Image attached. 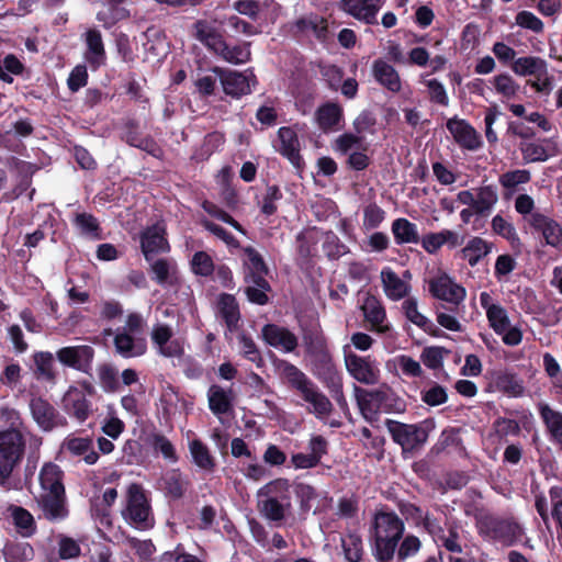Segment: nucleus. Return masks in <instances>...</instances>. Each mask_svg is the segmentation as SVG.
<instances>
[{"label": "nucleus", "instance_id": "bf43d9fd", "mask_svg": "<svg viewBox=\"0 0 562 562\" xmlns=\"http://www.w3.org/2000/svg\"><path fill=\"white\" fill-rule=\"evenodd\" d=\"M494 234H498L506 238L509 241L512 249L516 254H520L521 241L514 225L504 220L501 215L494 216Z\"/></svg>", "mask_w": 562, "mask_h": 562}, {"label": "nucleus", "instance_id": "338daca9", "mask_svg": "<svg viewBox=\"0 0 562 562\" xmlns=\"http://www.w3.org/2000/svg\"><path fill=\"white\" fill-rule=\"evenodd\" d=\"M282 198L283 193L279 186H267L266 193L263 194L260 204V212L266 216H271L276 214L278 211L277 202L282 200Z\"/></svg>", "mask_w": 562, "mask_h": 562}, {"label": "nucleus", "instance_id": "ea45409f", "mask_svg": "<svg viewBox=\"0 0 562 562\" xmlns=\"http://www.w3.org/2000/svg\"><path fill=\"white\" fill-rule=\"evenodd\" d=\"M218 314L229 330H235L240 321V311L236 297L233 294L222 293L217 300Z\"/></svg>", "mask_w": 562, "mask_h": 562}, {"label": "nucleus", "instance_id": "a19ab883", "mask_svg": "<svg viewBox=\"0 0 562 562\" xmlns=\"http://www.w3.org/2000/svg\"><path fill=\"white\" fill-rule=\"evenodd\" d=\"M551 145L550 139H543L541 143L521 142L519 149L526 162H539L554 155V147Z\"/></svg>", "mask_w": 562, "mask_h": 562}, {"label": "nucleus", "instance_id": "e2e57ef3", "mask_svg": "<svg viewBox=\"0 0 562 562\" xmlns=\"http://www.w3.org/2000/svg\"><path fill=\"white\" fill-rule=\"evenodd\" d=\"M402 307L406 318L423 330H429L434 327V323L418 312L416 300L412 297L406 299L403 302Z\"/></svg>", "mask_w": 562, "mask_h": 562}, {"label": "nucleus", "instance_id": "e433bc0d", "mask_svg": "<svg viewBox=\"0 0 562 562\" xmlns=\"http://www.w3.org/2000/svg\"><path fill=\"white\" fill-rule=\"evenodd\" d=\"M151 279L160 285H176L179 282L178 266L175 260L159 258L150 263Z\"/></svg>", "mask_w": 562, "mask_h": 562}, {"label": "nucleus", "instance_id": "58836bf2", "mask_svg": "<svg viewBox=\"0 0 562 562\" xmlns=\"http://www.w3.org/2000/svg\"><path fill=\"white\" fill-rule=\"evenodd\" d=\"M8 513L19 535L30 538L36 533L37 526L35 519L27 509L22 506L10 505Z\"/></svg>", "mask_w": 562, "mask_h": 562}, {"label": "nucleus", "instance_id": "2eb2a0df", "mask_svg": "<svg viewBox=\"0 0 562 562\" xmlns=\"http://www.w3.org/2000/svg\"><path fill=\"white\" fill-rule=\"evenodd\" d=\"M310 453L297 452L291 456V464L296 470L317 467L322 458L328 453V441L321 435L313 436L308 441Z\"/></svg>", "mask_w": 562, "mask_h": 562}, {"label": "nucleus", "instance_id": "aec40b11", "mask_svg": "<svg viewBox=\"0 0 562 562\" xmlns=\"http://www.w3.org/2000/svg\"><path fill=\"white\" fill-rule=\"evenodd\" d=\"M310 358L312 360L314 375L325 387L342 380L341 373L337 369L329 349L310 356Z\"/></svg>", "mask_w": 562, "mask_h": 562}, {"label": "nucleus", "instance_id": "b1692460", "mask_svg": "<svg viewBox=\"0 0 562 562\" xmlns=\"http://www.w3.org/2000/svg\"><path fill=\"white\" fill-rule=\"evenodd\" d=\"M86 50L85 59L95 70L103 66L106 60V53L101 32L93 27L85 33Z\"/></svg>", "mask_w": 562, "mask_h": 562}, {"label": "nucleus", "instance_id": "412c9836", "mask_svg": "<svg viewBox=\"0 0 562 562\" xmlns=\"http://www.w3.org/2000/svg\"><path fill=\"white\" fill-rule=\"evenodd\" d=\"M315 121L318 128L325 134L339 131L342 128L345 121L344 109L337 102H325L317 108Z\"/></svg>", "mask_w": 562, "mask_h": 562}, {"label": "nucleus", "instance_id": "9d476101", "mask_svg": "<svg viewBox=\"0 0 562 562\" xmlns=\"http://www.w3.org/2000/svg\"><path fill=\"white\" fill-rule=\"evenodd\" d=\"M139 241L142 254L147 262H151L159 254L170 251L166 228L159 223L146 227L140 233Z\"/></svg>", "mask_w": 562, "mask_h": 562}, {"label": "nucleus", "instance_id": "423d86ee", "mask_svg": "<svg viewBox=\"0 0 562 562\" xmlns=\"http://www.w3.org/2000/svg\"><path fill=\"white\" fill-rule=\"evenodd\" d=\"M124 519L139 530L151 529L155 517L150 499L139 483H132L126 492V506L122 512Z\"/></svg>", "mask_w": 562, "mask_h": 562}, {"label": "nucleus", "instance_id": "39448f33", "mask_svg": "<svg viewBox=\"0 0 562 562\" xmlns=\"http://www.w3.org/2000/svg\"><path fill=\"white\" fill-rule=\"evenodd\" d=\"M25 447L23 434L0 432V486L5 490L11 488V476L23 461Z\"/></svg>", "mask_w": 562, "mask_h": 562}, {"label": "nucleus", "instance_id": "864d4df0", "mask_svg": "<svg viewBox=\"0 0 562 562\" xmlns=\"http://www.w3.org/2000/svg\"><path fill=\"white\" fill-rule=\"evenodd\" d=\"M495 384L498 391L512 397L521 396L525 391L522 380L515 373L498 374Z\"/></svg>", "mask_w": 562, "mask_h": 562}, {"label": "nucleus", "instance_id": "ddd939ff", "mask_svg": "<svg viewBox=\"0 0 562 562\" xmlns=\"http://www.w3.org/2000/svg\"><path fill=\"white\" fill-rule=\"evenodd\" d=\"M446 127L460 148L475 151L482 147L480 133L467 120L453 116L447 121Z\"/></svg>", "mask_w": 562, "mask_h": 562}, {"label": "nucleus", "instance_id": "f3484780", "mask_svg": "<svg viewBox=\"0 0 562 562\" xmlns=\"http://www.w3.org/2000/svg\"><path fill=\"white\" fill-rule=\"evenodd\" d=\"M524 527L513 517L494 518V542L505 548H512L521 542Z\"/></svg>", "mask_w": 562, "mask_h": 562}, {"label": "nucleus", "instance_id": "72a5a7b5", "mask_svg": "<svg viewBox=\"0 0 562 562\" xmlns=\"http://www.w3.org/2000/svg\"><path fill=\"white\" fill-rule=\"evenodd\" d=\"M366 321L370 324V330L386 334L391 327L384 324L386 313L384 306L375 296H368L362 305Z\"/></svg>", "mask_w": 562, "mask_h": 562}, {"label": "nucleus", "instance_id": "09e8293b", "mask_svg": "<svg viewBox=\"0 0 562 562\" xmlns=\"http://www.w3.org/2000/svg\"><path fill=\"white\" fill-rule=\"evenodd\" d=\"M289 490L290 481L285 477H278L260 487L258 497H278L280 501L286 502L288 507H291Z\"/></svg>", "mask_w": 562, "mask_h": 562}, {"label": "nucleus", "instance_id": "8fccbe9b", "mask_svg": "<svg viewBox=\"0 0 562 562\" xmlns=\"http://www.w3.org/2000/svg\"><path fill=\"white\" fill-rule=\"evenodd\" d=\"M149 443L156 454H160L166 461L177 463L179 456L173 443L161 432H153Z\"/></svg>", "mask_w": 562, "mask_h": 562}, {"label": "nucleus", "instance_id": "4d7b16f0", "mask_svg": "<svg viewBox=\"0 0 562 562\" xmlns=\"http://www.w3.org/2000/svg\"><path fill=\"white\" fill-rule=\"evenodd\" d=\"M341 547L345 559L348 562H359L362 560L363 546L361 537L356 532H349L341 538Z\"/></svg>", "mask_w": 562, "mask_h": 562}, {"label": "nucleus", "instance_id": "2f4dec72", "mask_svg": "<svg viewBox=\"0 0 562 562\" xmlns=\"http://www.w3.org/2000/svg\"><path fill=\"white\" fill-rule=\"evenodd\" d=\"M195 38L214 54L226 49V41L223 35L205 20H198L193 24Z\"/></svg>", "mask_w": 562, "mask_h": 562}, {"label": "nucleus", "instance_id": "1a4fd4ad", "mask_svg": "<svg viewBox=\"0 0 562 562\" xmlns=\"http://www.w3.org/2000/svg\"><path fill=\"white\" fill-rule=\"evenodd\" d=\"M94 353L88 345L67 346L56 351V358L65 367L91 374Z\"/></svg>", "mask_w": 562, "mask_h": 562}, {"label": "nucleus", "instance_id": "9b49d317", "mask_svg": "<svg viewBox=\"0 0 562 562\" xmlns=\"http://www.w3.org/2000/svg\"><path fill=\"white\" fill-rule=\"evenodd\" d=\"M345 363L349 374L358 382L373 385L379 382L380 369L370 357L346 353Z\"/></svg>", "mask_w": 562, "mask_h": 562}, {"label": "nucleus", "instance_id": "de8ad7c7", "mask_svg": "<svg viewBox=\"0 0 562 562\" xmlns=\"http://www.w3.org/2000/svg\"><path fill=\"white\" fill-rule=\"evenodd\" d=\"M2 553L5 562H29L34 558V549L27 542L9 541Z\"/></svg>", "mask_w": 562, "mask_h": 562}, {"label": "nucleus", "instance_id": "3c124183", "mask_svg": "<svg viewBox=\"0 0 562 562\" xmlns=\"http://www.w3.org/2000/svg\"><path fill=\"white\" fill-rule=\"evenodd\" d=\"M288 508L286 502H282L278 497H267L266 499L258 501L260 514L271 521L283 520Z\"/></svg>", "mask_w": 562, "mask_h": 562}, {"label": "nucleus", "instance_id": "f257e3e1", "mask_svg": "<svg viewBox=\"0 0 562 562\" xmlns=\"http://www.w3.org/2000/svg\"><path fill=\"white\" fill-rule=\"evenodd\" d=\"M278 371L283 384L297 393L303 401L312 406L310 411L318 419L328 417L333 412L330 400L319 391L318 386L295 364L281 360Z\"/></svg>", "mask_w": 562, "mask_h": 562}, {"label": "nucleus", "instance_id": "6e6d98bb", "mask_svg": "<svg viewBox=\"0 0 562 562\" xmlns=\"http://www.w3.org/2000/svg\"><path fill=\"white\" fill-rule=\"evenodd\" d=\"M547 61L540 57L528 56L515 59L512 69L519 76H535L537 72H544Z\"/></svg>", "mask_w": 562, "mask_h": 562}, {"label": "nucleus", "instance_id": "4c0bfd02", "mask_svg": "<svg viewBox=\"0 0 562 562\" xmlns=\"http://www.w3.org/2000/svg\"><path fill=\"white\" fill-rule=\"evenodd\" d=\"M531 180V173L527 169H516L502 173L498 182L502 187V195L505 200H510L518 191L520 184H526Z\"/></svg>", "mask_w": 562, "mask_h": 562}, {"label": "nucleus", "instance_id": "7ed1b4c3", "mask_svg": "<svg viewBox=\"0 0 562 562\" xmlns=\"http://www.w3.org/2000/svg\"><path fill=\"white\" fill-rule=\"evenodd\" d=\"M355 397L362 417L370 424L378 420L379 413L402 414L406 411V402L389 385L367 390L355 386Z\"/></svg>", "mask_w": 562, "mask_h": 562}, {"label": "nucleus", "instance_id": "052dcab7", "mask_svg": "<svg viewBox=\"0 0 562 562\" xmlns=\"http://www.w3.org/2000/svg\"><path fill=\"white\" fill-rule=\"evenodd\" d=\"M34 362L36 366V375L40 379H44L48 382H53L56 379L54 370V357L48 351H41L34 355Z\"/></svg>", "mask_w": 562, "mask_h": 562}, {"label": "nucleus", "instance_id": "37998d69", "mask_svg": "<svg viewBox=\"0 0 562 562\" xmlns=\"http://www.w3.org/2000/svg\"><path fill=\"white\" fill-rule=\"evenodd\" d=\"M381 280L386 296L391 300H401L407 295L409 286L391 268L381 271Z\"/></svg>", "mask_w": 562, "mask_h": 562}, {"label": "nucleus", "instance_id": "cd10ccee", "mask_svg": "<svg viewBox=\"0 0 562 562\" xmlns=\"http://www.w3.org/2000/svg\"><path fill=\"white\" fill-rule=\"evenodd\" d=\"M64 477L65 473L58 464L54 462L44 463L38 474V481L41 486L40 493L66 494Z\"/></svg>", "mask_w": 562, "mask_h": 562}, {"label": "nucleus", "instance_id": "5fc2aeb1", "mask_svg": "<svg viewBox=\"0 0 562 562\" xmlns=\"http://www.w3.org/2000/svg\"><path fill=\"white\" fill-rule=\"evenodd\" d=\"M302 338L308 356H313L328 349L324 334L316 326L304 329Z\"/></svg>", "mask_w": 562, "mask_h": 562}, {"label": "nucleus", "instance_id": "6e6552de", "mask_svg": "<svg viewBox=\"0 0 562 562\" xmlns=\"http://www.w3.org/2000/svg\"><path fill=\"white\" fill-rule=\"evenodd\" d=\"M29 408L37 427L44 432H50L68 426L67 418L46 398L33 396Z\"/></svg>", "mask_w": 562, "mask_h": 562}, {"label": "nucleus", "instance_id": "f03ea898", "mask_svg": "<svg viewBox=\"0 0 562 562\" xmlns=\"http://www.w3.org/2000/svg\"><path fill=\"white\" fill-rule=\"evenodd\" d=\"M404 531V521L396 513L381 509L374 514L371 538L373 540L372 553L378 562L393 560Z\"/></svg>", "mask_w": 562, "mask_h": 562}, {"label": "nucleus", "instance_id": "a211bd4d", "mask_svg": "<svg viewBox=\"0 0 562 562\" xmlns=\"http://www.w3.org/2000/svg\"><path fill=\"white\" fill-rule=\"evenodd\" d=\"M429 292L434 297L454 305H458L465 297L464 288L454 283L447 274L430 280Z\"/></svg>", "mask_w": 562, "mask_h": 562}, {"label": "nucleus", "instance_id": "13d9d810", "mask_svg": "<svg viewBox=\"0 0 562 562\" xmlns=\"http://www.w3.org/2000/svg\"><path fill=\"white\" fill-rule=\"evenodd\" d=\"M488 252V244L480 237H473L462 249L463 259H465L471 267L476 266Z\"/></svg>", "mask_w": 562, "mask_h": 562}, {"label": "nucleus", "instance_id": "4468645a", "mask_svg": "<svg viewBox=\"0 0 562 562\" xmlns=\"http://www.w3.org/2000/svg\"><path fill=\"white\" fill-rule=\"evenodd\" d=\"M35 502L41 510L40 518L43 517L49 522H60L69 516L66 494L40 493Z\"/></svg>", "mask_w": 562, "mask_h": 562}, {"label": "nucleus", "instance_id": "7c9ffc66", "mask_svg": "<svg viewBox=\"0 0 562 562\" xmlns=\"http://www.w3.org/2000/svg\"><path fill=\"white\" fill-rule=\"evenodd\" d=\"M529 222L536 231L541 232L548 245L552 247H558L561 245L562 227L557 221L542 213L535 212L531 214Z\"/></svg>", "mask_w": 562, "mask_h": 562}, {"label": "nucleus", "instance_id": "0eeeda50", "mask_svg": "<svg viewBox=\"0 0 562 562\" xmlns=\"http://www.w3.org/2000/svg\"><path fill=\"white\" fill-rule=\"evenodd\" d=\"M385 427L392 440L402 448V453H414L420 450L429 437V428L425 423L405 424L386 419Z\"/></svg>", "mask_w": 562, "mask_h": 562}, {"label": "nucleus", "instance_id": "dca6fc26", "mask_svg": "<svg viewBox=\"0 0 562 562\" xmlns=\"http://www.w3.org/2000/svg\"><path fill=\"white\" fill-rule=\"evenodd\" d=\"M83 393L78 387L70 386L61 400L64 411L79 423L86 422L92 413V403Z\"/></svg>", "mask_w": 562, "mask_h": 562}, {"label": "nucleus", "instance_id": "393cba45", "mask_svg": "<svg viewBox=\"0 0 562 562\" xmlns=\"http://www.w3.org/2000/svg\"><path fill=\"white\" fill-rule=\"evenodd\" d=\"M190 486V481L180 471L171 469L167 471L159 480V488L164 495L172 501L181 499Z\"/></svg>", "mask_w": 562, "mask_h": 562}, {"label": "nucleus", "instance_id": "a18cd8bd", "mask_svg": "<svg viewBox=\"0 0 562 562\" xmlns=\"http://www.w3.org/2000/svg\"><path fill=\"white\" fill-rule=\"evenodd\" d=\"M189 451L192 457V462L201 470L213 472L216 467V461L211 453L209 447L201 439H192L189 441Z\"/></svg>", "mask_w": 562, "mask_h": 562}, {"label": "nucleus", "instance_id": "4be33fe9", "mask_svg": "<svg viewBox=\"0 0 562 562\" xmlns=\"http://www.w3.org/2000/svg\"><path fill=\"white\" fill-rule=\"evenodd\" d=\"M115 351L123 358L140 357L147 351V339L145 336L132 335L117 328L113 339Z\"/></svg>", "mask_w": 562, "mask_h": 562}, {"label": "nucleus", "instance_id": "0e129e2a", "mask_svg": "<svg viewBox=\"0 0 562 562\" xmlns=\"http://www.w3.org/2000/svg\"><path fill=\"white\" fill-rule=\"evenodd\" d=\"M238 342L240 347V352L244 358L254 362L258 368L263 366V358L261 356V352L258 349L254 339L249 335L241 333L238 336Z\"/></svg>", "mask_w": 562, "mask_h": 562}, {"label": "nucleus", "instance_id": "473e14b6", "mask_svg": "<svg viewBox=\"0 0 562 562\" xmlns=\"http://www.w3.org/2000/svg\"><path fill=\"white\" fill-rule=\"evenodd\" d=\"M372 75L375 81L391 92H400L402 89L401 77L397 70L382 58L372 64Z\"/></svg>", "mask_w": 562, "mask_h": 562}, {"label": "nucleus", "instance_id": "f704fd0d", "mask_svg": "<svg viewBox=\"0 0 562 562\" xmlns=\"http://www.w3.org/2000/svg\"><path fill=\"white\" fill-rule=\"evenodd\" d=\"M538 411L550 440L562 449V412L546 403L539 404Z\"/></svg>", "mask_w": 562, "mask_h": 562}, {"label": "nucleus", "instance_id": "20e7f679", "mask_svg": "<svg viewBox=\"0 0 562 562\" xmlns=\"http://www.w3.org/2000/svg\"><path fill=\"white\" fill-rule=\"evenodd\" d=\"M457 198L460 203L468 205L460 213L461 221L472 224L474 229L482 228L492 211V186L460 191Z\"/></svg>", "mask_w": 562, "mask_h": 562}, {"label": "nucleus", "instance_id": "5701e85b", "mask_svg": "<svg viewBox=\"0 0 562 562\" xmlns=\"http://www.w3.org/2000/svg\"><path fill=\"white\" fill-rule=\"evenodd\" d=\"M278 140L280 145L277 150L295 168H302L304 161L300 154V140L296 132L290 126H282L278 131Z\"/></svg>", "mask_w": 562, "mask_h": 562}, {"label": "nucleus", "instance_id": "bb28decb", "mask_svg": "<svg viewBox=\"0 0 562 562\" xmlns=\"http://www.w3.org/2000/svg\"><path fill=\"white\" fill-rule=\"evenodd\" d=\"M214 72L220 76L223 90L227 95L240 98L251 92L247 76L235 70H224L218 67Z\"/></svg>", "mask_w": 562, "mask_h": 562}, {"label": "nucleus", "instance_id": "f8f14e48", "mask_svg": "<svg viewBox=\"0 0 562 562\" xmlns=\"http://www.w3.org/2000/svg\"><path fill=\"white\" fill-rule=\"evenodd\" d=\"M383 5L382 0H339L340 11L366 24H378V13Z\"/></svg>", "mask_w": 562, "mask_h": 562}, {"label": "nucleus", "instance_id": "79ce46f5", "mask_svg": "<svg viewBox=\"0 0 562 562\" xmlns=\"http://www.w3.org/2000/svg\"><path fill=\"white\" fill-rule=\"evenodd\" d=\"M419 243L428 254H435L445 244L451 248L457 247L459 245V236L452 231L442 229L438 233H428L424 235Z\"/></svg>", "mask_w": 562, "mask_h": 562}, {"label": "nucleus", "instance_id": "a878e982", "mask_svg": "<svg viewBox=\"0 0 562 562\" xmlns=\"http://www.w3.org/2000/svg\"><path fill=\"white\" fill-rule=\"evenodd\" d=\"M261 333L263 340L271 347L282 348L285 352H292L297 347L296 336L285 327L267 324Z\"/></svg>", "mask_w": 562, "mask_h": 562}, {"label": "nucleus", "instance_id": "49530a36", "mask_svg": "<svg viewBox=\"0 0 562 562\" xmlns=\"http://www.w3.org/2000/svg\"><path fill=\"white\" fill-rule=\"evenodd\" d=\"M391 229L397 245L418 244L420 240L417 225L407 218L394 220Z\"/></svg>", "mask_w": 562, "mask_h": 562}, {"label": "nucleus", "instance_id": "6ab92c4d", "mask_svg": "<svg viewBox=\"0 0 562 562\" xmlns=\"http://www.w3.org/2000/svg\"><path fill=\"white\" fill-rule=\"evenodd\" d=\"M294 29L299 34H312L322 44L328 43L331 37L327 19L315 13L299 18Z\"/></svg>", "mask_w": 562, "mask_h": 562}, {"label": "nucleus", "instance_id": "c03bdc74", "mask_svg": "<svg viewBox=\"0 0 562 562\" xmlns=\"http://www.w3.org/2000/svg\"><path fill=\"white\" fill-rule=\"evenodd\" d=\"M72 225L82 236L89 237L90 239L93 240H100L103 238L100 223L98 218L91 213H75L72 218Z\"/></svg>", "mask_w": 562, "mask_h": 562}, {"label": "nucleus", "instance_id": "69168bd1", "mask_svg": "<svg viewBox=\"0 0 562 562\" xmlns=\"http://www.w3.org/2000/svg\"><path fill=\"white\" fill-rule=\"evenodd\" d=\"M323 250L328 259L337 260L349 251V248L333 233L327 232L323 243Z\"/></svg>", "mask_w": 562, "mask_h": 562}, {"label": "nucleus", "instance_id": "603ef678", "mask_svg": "<svg viewBox=\"0 0 562 562\" xmlns=\"http://www.w3.org/2000/svg\"><path fill=\"white\" fill-rule=\"evenodd\" d=\"M24 420L21 413L12 407L0 408V432L23 434Z\"/></svg>", "mask_w": 562, "mask_h": 562}, {"label": "nucleus", "instance_id": "c85d7f7f", "mask_svg": "<svg viewBox=\"0 0 562 562\" xmlns=\"http://www.w3.org/2000/svg\"><path fill=\"white\" fill-rule=\"evenodd\" d=\"M61 449L69 452L72 457H80L83 461L92 465L99 460V453L93 448V441L90 437L67 436L61 445Z\"/></svg>", "mask_w": 562, "mask_h": 562}, {"label": "nucleus", "instance_id": "774afa93", "mask_svg": "<svg viewBox=\"0 0 562 562\" xmlns=\"http://www.w3.org/2000/svg\"><path fill=\"white\" fill-rule=\"evenodd\" d=\"M243 252L246 272H269L263 257L256 248L247 246L243 248Z\"/></svg>", "mask_w": 562, "mask_h": 562}, {"label": "nucleus", "instance_id": "c756f323", "mask_svg": "<svg viewBox=\"0 0 562 562\" xmlns=\"http://www.w3.org/2000/svg\"><path fill=\"white\" fill-rule=\"evenodd\" d=\"M235 394L232 387L225 390L217 384L207 391L209 408L215 416L228 415L234 411Z\"/></svg>", "mask_w": 562, "mask_h": 562}, {"label": "nucleus", "instance_id": "680f3d73", "mask_svg": "<svg viewBox=\"0 0 562 562\" xmlns=\"http://www.w3.org/2000/svg\"><path fill=\"white\" fill-rule=\"evenodd\" d=\"M191 270L195 276L211 277L214 273L215 265L212 257L203 250L196 251L191 259Z\"/></svg>", "mask_w": 562, "mask_h": 562}, {"label": "nucleus", "instance_id": "c9c22d12", "mask_svg": "<svg viewBox=\"0 0 562 562\" xmlns=\"http://www.w3.org/2000/svg\"><path fill=\"white\" fill-rule=\"evenodd\" d=\"M108 7L97 12L95 19L105 30L112 29L119 22L131 18V10L124 7L127 0H105Z\"/></svg>", "mask_w": 562, "mask_h": 562}]
</instances>
